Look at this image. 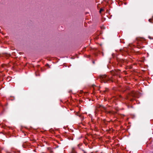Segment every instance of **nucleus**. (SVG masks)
<instances>
[{
	"instance_id": "f257e3e1",
	"label": "nucleus",
	"mask_w": 153,
	"mask_h": 153,
	"mask_svg": "<svg viewBox=\"0 0 153 153\" xmlns=\"http://www.w3.org/2000/svg\"><path fill=\"white\" fill-rule=\"evenodd\" d=\"M138 93L137 92H136L134 91H131L128 94V96L126 97V99H130L131 101L132 100V99L131 98V97H138Z\"/></svg>"
},
{
	"instance_id": "f03ea898",
	"label": "nucleus",
	"mask_w": 153,
	"mask_h": 153,
	"mask_svg": "<svg viewBox=\"0 0 153 153\" xmlns=\"http://www.w3.org/2000/svg\"><path fill=\"white\" fill-rule=\"evenodd\" d=\"M99 79L101 81H103L104 83L108 80V79L106 77V76L105 75L100 76Z\"/></svg>"
},
{
	"instance_id": "7ed1b4c3",
	"label": "nucleus",
	"mask_w": 153,
	"mask_h": 153,
	"mask_svg": "<svg viewBox=\"0 0 153 153\" xmlns=\"http://www.w3.org/2000/svg\"><path fill=\"white\" fill-rule=\"evenodd\" d=\"M48 150L51 152H53V153H55L56 149L55 148L51 150L50 148H48Z\"/></svg>"
},
{
	"instance_id": "20e7f679",
	"label": "nucleus",
	"mask_w": 153,
	"mask_h": 153,
	"mask_svg": "<svg viewBox=\"0 0 153 153\" xmlns=\"http://www.w3.org/2000/svg\"><path fill=\"white\" fill-rule=\"evenodd\" d=\"M10 55L9 54L7 53H4L3 54V56H10Z\"/></svg>"
},
{
	"instance_id": "39448f33",
	"label": "nucleus",
	"mask_w": 153,
	"mask_h": 153,
	"mask_svg": "<svg viewBox=\"0 0 153 153\" xmlns=\"http://www.w3.org/2000/svg\"><path fill=\"white\" fill-rule=\"evenodd\" d=\"M100 107L101 108V109L102 108L103 110H105V107H104L103 106H102V105H100Z\"/></svg>"
},
{
	"instance_id": "423d86ee",
	"label": "nucleus",
	"mask_w": 153,
	"mask_h": 153,
	"mask_svg": "<svg viewBox=\"0 0 153 153\" xmlns=\"http://www.w3.org/2000/svg\"><path fill=\"white\" fill-rule=\"evenodd\" d=\"M152 19H149V22H151V23L152 22Z\"/></svg>"
},
{
	"instance_id": "0eeeda50",
	"label": "nucleus",
	"mask_w": 153,
	"mask_h": 153,
	"mask_svg": "<svg viewBox=\"0 0 153 153\" xmlns=\"http://www.w3.org/2000/svg\"><path fill=\"white\" fill-rule=\"evenodd\" d=\"M103 10V9H101L100 10V12L101 13V11H102Z\"/></svg>"
},
{
	"instance_id": "6e6552de",
	"label": "nucleus",
	"mask_w": 153,
	"mask_h": 153,
	"mask_svg": "<svg viewBox=\"0 0 153 153\" xmlns=\"http://www.w3.org/2000/svg\"><path fill=\"white\" fill-rule=\"evenodd\" d=\"M71 153H76V152L74 151H73Z\"/></svg>"
},
{
	"instance_id": "1a4fd4ad",
	"label": "nucleus",
	"mask_w": 153,
	"mask_h": 153,
	"mask_svg": "<svg viewBox=\"0 0 153 153\" xmlns=\"http://www.w3.org/2000/svg\"><path fill=\"white\" fill-rule=\"evenodd\" d=\"M114 74L115 75H116L117 74H116V73H115Z\"/></svg>"
},
{
	"instance_id": "9d476101",
	"label": "nucleus",
	"mask_w": 153,
	"mask_h": 153,
	"mask_svg": "<svg viewBox=\"0 0 153 153\" xmlns=\"http://www.w3.org/2000/svg\"><path fill=\"white\" fill-rule=\"evenodd\" d=\"M137 39V40H138L137 38V39Z\"/></svg>"
},
{
	"instance_id": "9b49d317",
	"label": "nucleus",
	"mask_w": 153,
	"mask_h": 153,
	"mask_svg": "<svg viewBox=\"0 0 153 153\" xmlns=\"http://www.w3.org/2000/svg\"><path fill=\"white\" fill-rule=\"evenodd\" d=\"M58 138H59V137H58Z\"/></svg>"
}]
</instances>
